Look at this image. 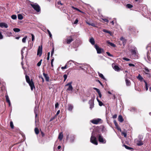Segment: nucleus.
<instances>
[{
  "label": "nucleus",
  "instance_id": "nucleus-17",
  "mask_svg": "<svg viewBox=\"0 0 151 151\" xmlns=\"http://www.w3.org/2000/svg\"><path fill=\"white\" fill-rule=\"evenodd\" d=\"M89 42L91 43L93 45H95V41L94 38L93 37L91 38L89 40Z\"/></svg>",
  "mask_w": 151,
  "mask_h": 151
},
{
  "label": "nucleus",
  "instance_id": "nucleus-52",
  "mask_svg": "<svg viewBox=\"0 0 151 151\" xmlns=\"http://www.w3.org/2000/svg\"><path fill=\"white\" fill-rule=\"evenodd\" d=\"M147 59L149 61H150L151 58H150V57L149 56V55L148 54H147Z\"/></svg>",
  "mask_w": 151,
  "mask_h": 151
},
{
  "label": "nucleus",
  "instance_id": "nucleus-29",
  "mask_svg": "<svg viewBox=\"0 0 151 151\" xmlns=\"http://www.w3.org/2000/svg\"><path fill=\"white\" fill-rule=\"evenodd\" d=\"M137 78L140 81H142L143 79V78L140 74L138 75Z\"/></svg>",
  "mask_w": 151,
  "mask_h": 151
},
{
  "label": "nucleus",
  "instance_id": "nucleus-33",
  "mask_svg": "<svg viewBox=\"0 0 151 151\" xmlns=\"http://www.w3.org/2000/svg\"><path fill=\"white\" fill-rule=\"evenodd\" d=\"M13 30L15 32H19L20 31V29L18 28H14Z\"/></svg>",
  "mask_w": 151,
  "mask_h": 151
},
{
  "label": "nucleus",
  "instance_id": "nucleus-19",
  "mask_svg": "<svg viewBox=\"0 0 151 151\" xmlns=\"http://www.w3.org/2000/svg\"><path fill=\"white\" fill-rule=\"evenodd\" d=\"M118 120L120 122H122L124 120L122 116L121 115H119L118 116Z\"/></svg>",
  "mask_w": 151,
  "mask_h": 151
},
{
  "label": "nucleus",
  "instance_id": "nucleus-14",
  "mask_svg": "<svg viewBox=\"0 0 151 151\" xmlns=\"http://www.w3.org/2000/svg\"><path fill=\"white\" fill-rule=\"evenodd\" d=\"M70 62H72L73 63H74L75 64V65H76V63L78 64L81 65V63H78L76 62H75L74 61L72 60H70L68 62L69 63V65H68V67H70V66H71L72 65V63Z\"/></svg>",
  "mask_w": 151,
  "mask_h": 151
},
{
  "label": "nucleus",
  "instance_id": "nucleus-23",
  "mask_svg": "<svg viewBox=\"0 0 151 151\" xmlns=\"http://www.w3.org/2000/svg\"><path fill=\"white\" fill-rule=\"evenodd\" d=\"M63 137V135L62 133H60L59 135L58 138L59 139H60V141H61Z\"/></svg>",
  "mask_w": 151,
  "mask_h": 151
},
{
  "label": "nucleus",
  "instance_id": "nucleus-35",
  "mask_svg": "<svg viewBox=\"0 0 151 151\" xmlns=\"http://www.w3.org/2000/svg\"><path fill=\"white\" fill-rule=\"evenodd\" d=\"M5 97L6 102H9V101H10L9 99L8 96L7 95H6L5 96Z\"/></svg>",
  "mask_w": 151,
  "mask_h": 151
},
{
  "label": "nucleus",
  "instance_id": "nucleus-12",
  "mask_svg": "<svg viewBox=\"0 0 151 151\" xmlns=\"http://www.w3.org/2000/svg\"><path fill=\"white\" fill-rule=\"evenodd\" d=\"M89 103L90 105V108L91 109L94 106V101L92 99L91 100L89 101Z\"/></svg>",
  "mask_w": 151,
  "mask_h": 151
},
{
  "label": "nucleus",
  "instance_id": "nucleus-26",
  "mask_svg": "<svg viewBox=\"0 0 151 151\" xmlns=\"http://www.w3.org/2000/svg\"><path fill=\"white\" fill-rule=\"evenodd\" d=\"M37 108L36 106H35L34 109V112L35 114V119L37 116Z\"/></svg>",
  "mask_w": 151,
  "mask_h": 151
},
{
  "label": "nucleus",
  "instance_id": "nucleus-49",
  "mask_svg": "<svg viewBox=\"0 0 151 151\" xmlns=\"http://www.w3.org/2000/svg\"><path fill=\"white\" fill-rule=\"evenodd\" d=\"M78 22V19H76L74 22L73 23V24H77Z\"/></svg>",
  "mask_w": 151,
  "mask_h": 151
},
{
  "label": "nucleus",
  "instance_id": "nucleus-61",
  "mask_svg": "<svg viewBox=\"0 0 151 151\" xmlns=\"http://www.w3.org/2000/svg\"><path fill=\"white\" fill-rule=\"evenodd\" d=\"M57 4H60L61 5H63V4L62 3H61L60 1H58L57 2Z\"/></svg>",
  "mask_w": 151,
  "mask_h": 151
},
{
  "label": "nucleus",
  "instance_id": "nucleus-46",
  "mask_svg": "<svg viewBox=\"0 0 151 151\" xmlns=\"http://www.w3.org/2000/svg\"><path fill=\"white\" fill-rule=\"evenodd\" d=\"M54 48H53L52 49V50L51 51V57H52L53 55V54L54 52Z\"/></svg>",
  "mask_w": 151,
  "mask_h": 151
},
{
  "label": "nucleus",
  "instance_id": "nucleus-63",
  "mask_svg": "<svg viewBox=\"0 0 151 151\" xmlns=\"http://www.w3.org/2000/svg\"><path fill=\"white\" fill-rule=\"evenodd\" d=\"M91 25L92 26H93L94 27H95V24L93 23H91V25Z\"/></svg>",
  "mask_w": 151,
  "mask_h": 151
},
{
  "label": "nucleus",
  "instance_id": "nucleus-36",
  "mask_svg": "<svg viewBox=\"0 0 151 151\" xmlns=\"http://www.w3.org/2000/svg\"><path fill=\"white\" fill-rule=\"evenodd\" d=\"M126 6L128 8H130L132 7L133 6L131 4H128L126 5Z\"/></svg>",
  "mask_w": 151,
  "mask_h": 151
},
{
  "label": "nucleus",
  "instance_id": "nucleus-27",
  "mask_svg": "<svg viewBox=\"0 0 151 151\" xmlns=\"http://www.w3.org/2000/svg\"><path fill=\"white\" fill-rule=\"evenodd\" d=\"M25 48H26L25 47H24L21 51V55H22V60L24 58V56L23 55V54L24 53V52H23V50H24L25 49Z\"/></svg>",
  "mask_w": 151,
  "mask_h": 151
},
{
  "label": "nucleus",
  "instance_id": "nucleus-32",
  "mask_svg": "<svg viewBox=\"0 0 151 151\" xmlns=\"http://www.w3.org/2000/svg\"><path fill=\"white\" fill-rule=\"evenodd\" d=\"M6 35L8 37H10L12 36V33L11 32H6Z\"/></svg>",
  "mask_w": 151,
  "mask_h": 151
},
{
  "label": "nucleus",
  "instance_id": "nucleus-37",
  "mask_svg": "<svg viewBox=\"0 0 151 151\" xmlns=\"http://www.w3.org/2000/svg\"><path fill=\"white\" fill-rule=\"evenodd\" d=\"M103 31L104 32H106V33H108L110 35H111V32L110 31H109L108 30H106L105 29H103Z\"/></svg>",
  "mask_w": 151,
  "mask_h": 151
},
{
  "label": "nucleus",
  "instance_id": "nucleus-18",
  "mask_svg": "<svg viewBox=\"0 0 151 151\" xmlns=\"http://www.w3.org/2000/svg\"><path fill=\"white\" fill-rule=\"evenodd\" d=\"M144 69L145 70V73L146 74L150 75L149 73L150 72V71L147 68L145 67L144 68Z\"/></svg>",
  "mask_w": 151,
  "mask_h": 151
},
{
  "label": "nucleus",
  "instance_id": "nucleus-60",
  "mask_svg": "<svg viewBox=\"0 0 151 151\" xmlns=\"http://www.w3.org/2000/svg\"><path fill=\"white\" fill-rule=\"evenodd\" d=\"M103 20L105 22H106L107 23H108L109 22V20L107 19H103Z\"/></svg>",
  "mask_w": 151,
  "mask_h": 151
},
{
  "label": "nucleus",
  "instance_id": "nucleus-5",
  "mask_svg": "<svg viewBox=\"0 0 151 151\" xmlns=\"http://www.w3.org/2000/svg\"><path fill=\"white\" fill-rule=\"evenodd\" d=\"M72 81L68 83L65 85V86H68L66 91L69 93H72L73 90V87L72 86Z\"/></svg>",
  "mask_w": 151,
  "mask_h": 151
},
{
  "label": "nucleus",
  "instance_id": "nucleus-54",
  "mask_svg": "<svg viewBox=\"0 0 151 151\" xmlns=\"http://www.w3.org/2000/svg\"><path fill=\"white\" fill-rule=\"evenodd\" d=\"M96 81L99 82L101 86H103L102 83L100 82V81L99 80H96Z\"/></svg>",
  "mask_w": 151,
  "mask_h": 151
},
{
  "label": "nucleus",
  "instance_id": "nucleus-22",
  "mask_svg": "<svg viewBox=\"0 0 151 151\" xmlns=\"http://www.w3.org/2000/svg\"><path fill=\"white\" fill-rule=\"evenodd\" d=\"M73 40V39L71 37L68 38L67 40V43L68 44H70L71 42Z\"/></svg>",
  "mask_w": 151,
  "mask_h": 151
},
{
  "label": "nucleus",
  "instance_id": "nucleus-64",
  "mask_svg": "<svg viewBox=\"0 0 151 151\" xmlns=\"http://www.w3.org/2000/svg\"><path fill=\"white\" fill-rule=\"evenodd\" d=\"M60 112V110H58L56 113V115H58L59 114Z\"/></svg>",
  "mask_w": 151,
  "mask_h": 151
},
{
  "label": "nucleus",
  "instance_id": "nucleus-16",
  "mask_svg": "<svg viewBox=\"0 0 151 151\" xmlns=\"http://www.w3.org/2000/svg\"><path fill=\"white\" fill-rule=\"evenodd\" d=\"M114 69L116 71H119L120 70V69L117 65H115L114 67L113 66Z\"/></svg>",
  "mask_w": 151,
  "mask_h": 151
},
{
  "label": "nucleus",
  "instance_id": "nucleus-13",
  "mask_svg": "<svg viewBox=\"0 0 151 151\" xmlns=\"http://www.w3.org/2000/svg\"><path fill=\"white\" fill-rule=\"evenodd\" d=\"M0 27L1 28L5 27L7 28L8 27V26L7 24L5 23L1 22L0 23Z\"/></svg>",
  "mask_w": 151,
  "mask_h": 151
},
{
  "label": "nucleus",
  "instance_id": "nucleus-3",
  "mask_svg": "<svg viewBox=\"0 0 151 151\" xmlns=\"http://www.w3.org/2000/svg\"><path fill=\"white\" fill-rule=\"evenodd\" d=\"M30 4L32 7L37 12H39L40 11V8L39 5L37 3L31 2Z\"/></svg>",
  "mask_w": 151,
  "mask_h": 151
},
{
  "label": "nucleus",
  "instance_id": "nucleus-34",
  "mask_svg": "<svg viewBox=\"0 0 151 151\" xmlns=\"http://www.w3.org/2000/svg\"><path fill=\"white\" fill-rule=\"evenodd\" d=\"M35 133L37 134H39V130L37 128H35Z\"/></svg>",
  "mask_w": 151,
  "mask_h": 151
},
{
  "label": "nucleus",
  "instance_id": "nucleus-9",
  "mask_svg": "<svg viewBox=\"0 0 151 151\" xmlns=\"http://www.w3.org/2000/svg\"><path fill=\"white\" fill-rule=\"evenodd\" d=\"M135 143L138 146H140L143 144V142L141 140L136 139L134 140Z\"/></svg>",
  "mask_w": 151,
  "mask_h": 151
},
{
  "label": "nucleus",
  "instance_id": "nucleus-42",
  "mask_svg": "<svg viewBox=\"0 0 151 151\" xmlns=\"http://www.w3.org/2000/svg\"><path fill=\"white\" fill-rule=\"evenodd\" d=\"M10 126L12 129H13L14 128L13 123L12 121L10 122Z\"/></svg>",
  "mask_w": 151,
  "mask_h": 151
},
{
  "label": "nucleus",
  "instance_id": "nucleus-31",
  "mask_svg": "<svg viewBox=\"0 0 151 151\" xmlns=\"http://www.w3.org/2000/svg\"><path fill=\"white\" fill-rule=\"evenodd\" d=\"M129 110L132 112H134L136 111V109L134 107H132L129 109Z\"/></svg>",
  "mask_w": 151,
  "mask_h": 151
},
{
  "label": "nucleus",
  "instance_id": "nucleus-56",
  "mask_svg": "<svg viewBox=\"0 0 151 151\" xmlns=\"http://www.w3.org/2000/svg\"><path fill=\"white\" fill-rule=\"evenodd\" d=\"M58 106H59V104H58V102L56 103L55 104V108H56L58 107Z\"/></svg>",
  "mask_w": 151,
  "mask_h": 151
},
{
  "label": "nucleus",
  "instance_id": "nucleus-47",
  "mask_svg": "<svg viewBox=\"0 0 151 151\" xmlns=\"http://www.w3.org/2000/svg\"><path fill=\"white\" fill-rule=\"evenodd\" d=\"M32 36V40L33 41L35 39V36L33 34H31Z\"/></svg>",
  "mask_w": 151,
  "mask_h": 151
},
{
  "label": "nucleus",
  "instance_id": "nucleus-43",
  "mask_svg": "<svg viewBox=\"0 0 151 151\" xmlns=\"http://www.w3.org/2000/svg\"><path fill=\"white\" fill-rule=\"evenodd\" d=\"M42 60H41L40 61L37 63V65L38 66H40L41 64Z\"/></svg>",
  "mask_w": 151,
  "mask_h": 151
},
{
  "label": "nucleus",
  "instance_id": "nucleus-28",
  "mask_svg": "<svg viewBox=\"0 0 151 151\" xmlns=\"http://www.w3.org/2000/svg\"><path fill=\"white\" fill-rule=\"evenodd\" d=\"M69 63V62H67L64 66L61 67V69L63 70L66 69L67 66H68Z\"/></svg>",
  "mask_w": 151,
  "mask_h": 151
},
{
  "label": "nucleus",
  "instance_id": "nucleus-11",
  "mask_svg": "<svg viewBox=\"0 0 151 151\" xmlns=\"http://www.w3.org/2000/svg\"><path fill=\"white\" fill-rule=\"evenodd\" d=\"M42 46L41 47L40 46L38 47V50L37 52V55H39L40 56H41L42 55Z\"/></svg>",
  "mask_w": 151,
  "mask_h": 151
},
{
  "label": "nucleus",
  "instance_id": "nucleus-39",
  "mask_svg": "<svg viewBox=\"0 0 151 151\" xmlns=\"http://www.w3.org/2000/svg\"><path fill=\"white\" fill-rule=\"evenodd\" d=\"M144 81L145 83L146 90V91H147L148 89V86H147V84L145 80H144Z\"/></svg>",
  "mask_w": 151,
  "mask_h": 151
},
{
  "label": "nucleus",
  "instance_id": "nucleus-59",
  "mask_svg": "<svg viewBox=\"0 0 151 151\" xmlns=\"http://www.w3.org/2000/svg\"><path fill=\"white\" fill-rule=\"evenodd\" d=\"M99 94V97H100V98H101V97L102 95L101 94V92H100L98 93Z\"/></svg>",
  "mask_w": 151,
  "mask_h": 151
},
{
  "label": "nucleus",
  "instance_id": "nucleus-62",
  "mask_svg": "<svg viewBox=\"0 0 151 151\" xmlns=\"http://www.w3.org/2000/svg\"><path fill=\"white\" fill-rule=\"evenodd\" d=\"M39 78H41L42 81L43 82L44 81V79L42 77V76H39Z\"/></svg>",
  "mask_w": 151,
  "mask_h": 151
},
{
  "label": "nucleus",
  "instance_id": "nucleus-6",
  "mask_svg": "<svg viewBox=\"0 0 151 151\" xmlns=\"http://www.w3.org/2000/svg\"><path fill=\"white\" fill-rule=\"evenodd\" d=\"M76 136L73 134L68 135L66 137V139L68 140L71 143H73L75 141Z\"/></svg>",
  "mask_w": 151,
  "mask_h": 151
},
{
  "label": "nucleus",
  "instance_id": "nucleus-30",
  "mask_svg": "<svg viewBox=\"0 0 151 151\" xmlns=\"http://www.w3.org/2000/svg\"><path fill=\"white\" fill-rule=\"evenodd\" d=\"M18 18L19 19L22 20L23 18V17L22 14H19L18 15Z\"/></svg>",
  "mask_w": 151,
  "mask_h": 151
},
{
  "label": "nucleus",
  "instance_id": "nucleus-25",
  "mask_svg": "<svg viewBox=\"0 0 151 151\" xmlns=\"http://www.w3.org/2000/svg\"><path fill=\"white\" fill-rule=\"evenodd\" d=\"M107 42L108 44L110 45L111 46L113 47H116V45L110 42L109 41H107Z\"/></svg>",
  "mask_w": 151,
  "mask_h": 151
},
{
  "label": "nucleus",
  "instance_id": "nucleus-15",
  "mask_svg": "<svg viewBox=\"0 0 151 151\" xmlns=\"http://www.w3.org/2000/svg\"><path fill=\"white\" fill-rule=\"evenodd\" d=\"M43 75L45 78L46 81H49V77L48 76L47 74L45 73H43Z\"/></svg>",
  "mask_w": 151,
  "mask_h": 151
},
{
  "label": "nucleus",
  "instance_id": "nucleus-4",
  "mask_svg": "<svg viewBox=\"0 0 151 151\" xmlns=\"http://www.w3.org/2000/svg\"><path fill=\"white\" fill-rule=\"evenodd\" d=\"M131 52L132 55L134 56L135 58H137L138 55L137 48L134 46L132 47V49H129Z\"/></svg>",
  "mask_w": 151,
  "mask_h": 151
},
{
  "label": "nucleus",
  "instance_id": "nucleus-2",
  "mask_svg": "<svg viewBox=\"0 0 151 151\" xmlns=\"http://www.w3.org/2000/svg\"><path fill=\"white\" fill-rule=\"evenodd\" d=\"M25 78L26 82L29 84L31 90L32 91L33 88H35V86L32 79L30 81L29 76L27 75L25 76Z\"/></svg>",
  "mask_w": 151,
  "mask_h": 151
},
{
  "label": "nucleus",
  "instance_id": "nucleus-7",
  "mask_svg": "<svg viewBox=\"0 0 151 151\" xmlns=\"http://www.w3.org/2000/svg\"><path fill=\"white\" fill-rule=\"evenodd\" d=\"M94 47L96 49L97 53L98 54H101L104 51L103 49L101 48L96 44L94 45Z\"/></svg>",
  "mask_w": 151,
  "mask_h": 151
},
{
  "label": "nucleus",
  "instance_id": "nucleus-48",
  "mask_svg": "<svg viewBox=\"0 0 151 151\" xmlns=\"http://www.w3.org/2000/svg\"><path fill=\"white\" fill-rule=\"evenodd\" d=\"M123 60H126V61H129L130 60V59H129V58H123Z\"/></svg>",
  "mask_w": 151,
  "mask_h": 151
},
{
  "label": "nucleus",
  "instance_id": "nucleus-50",
  "mask_svg": "<svg viewBox=\"0 0 151 151\" xmlns=\"http://www.w3.org/2000/svg\"><path fill=\"white\" fill-rule=\"evenodd\" d=\"M106 54L108 55L110 57H113V55L110 54V53L109 52H106Z\"/></svg>",
  "mask_w": 151,
  "mask_h": 151
},
{
  "label": "nucleus",
  "instance_id": "nucleus-40",
  "mask_svg": "<svg viewBox=\"0 0 151 151\" xmlns=\"http://www.w3.org/2000/svg\"><path fill=\"white\" fill-rule=\"evenodd\" d=\"M11 18L13 19H17V17L16 15H13L11 16Z\"/></svg>",
  "mask_w": 151,
  "mask_h": 151
},
{
  "label": "nucleus",
  "instance_id": "nucleus-51",
  "mask_svg": "<svg viewBox=\"0 0 151 151\" xmlns=\"http://www.w3.org/2000/svg\"><path fill=\"white\" fill-rule=\"evenodd\" d=\"M122 134L123 135L124 137H127V133L124 132H123L122 133Z\"/></svg>",
  "mask_w": 151,
  "mask_h": 151
},
{
  "label": "nucleus",
  "instance_id": "nucleus-44",
  "mask_svg": "<svg viewBox=\"0 0 151 151\" xmlns=\"http://www.w3.org/2000/svg\"><path fill=\"white\" fill-rule=\"evenodd\" d=\"M47 32L49 35L50 37V38H51L52 37V35L51 34L50 32V31H49V30L48 29H47Z\"/></svg>",
  "mask_w": 151,
  "mask_h": 151
},
{
  "label": "nucleus",
  "instance_id": "nucleus-8",
  "mask_svg": "<svg viewBox=\"0 0 151 151\" xmlns=\"http://www.w3.org/2000/svg\"><path fill=\"white\" fill-rule=\"evenodd\" d=\"M101 121V119H95L91 121V123L93 124H97L99 123Z\"/></svg>",
  "mask_w": 151,
  "mask_h": 151
},
{
  "label": "nucleus",
  "instance_id": "nucleus-58",
  "mask_svg": "<svg viewBox=\"0 0 151 151\" xmlns=\"http://www.w3.org/2000/svg\"><path fill=\"white\" fill-rule=\"evenodd\" d=\"M114 122L115 126L117 127L118 126V124L116 121L115 120H114Z\"/></svg>",
  "mask_w": 151,
  "mask_h": 151
},
{
  "label": "nucleus",
  "instance_id": "nucleus-38",
  "mask_svg": "<svg viewBox=\"0 0 151 151\" xmlns=\"http://www.w3.org/2000/svg\"><path fill=\"white\" fill-rule=\"evenodd\" d=\"M27 38V36H25L24 37H23L22 39V42L23 43H25L26 41V40Z\"/></svg>",
  "mask_w": 151,
  "mask_h": 151
},
{
  "label": "nucleus",
  "instance_id": "nucleus-57",
  "mask_svg": "<svg viewBox=\"0 0 151 151\" xmlns=\"http://www.w3.org/2000/svg\"><path fill=\"white\" fill-rule=\"evenodd\" d=\"M129 66H132V67H134L135 66V65L133 64H131V63H129Z\"/></svg>",
  "mask_w": 151,
  "mask_h": 151
},
{
  "label": "nucleus",
  "instance_id": "nucleus-10",
  "mask_svg": "<svg viewBox=\"0 0 151 151\" xmlns=\"http://www.w3.org/2000/svg\"><path fill=\"white\" fill-rule=\"evenodd\" d=\"M120 41L119 42V44L120 45H122V44H123V46H124L126 42V40L123 37H121L120 38Z\"/></svg>",
  "mask_w": 151,
  "mask_h": 151
},
{
  "label": "nucleus",
  "instance_id": "nucleus-21",
  "mask_svg": "<svg viewBox=\"0 0 151 151\" xmlns=\"http://www.w3.org/2000/svg\"><path fill=\"white\" fill-rule=\"evenodd\" d=\"M68 110L69 111H71L73 108V106L72 105L69 104L68 105Z\"/></svg>",
  "mask_w": 151,
  "mask_h": 151
},
{
  "label": "nucleus",
  "instance_id": "nucleus-1",
  "mask_svg": "<svg viewBox=\"0 0 151 151\" xmlns=\"http://www.w3.org/2000/svg\"><path fill=\"white\" fill-rule=\"evenodd\" d=\"M96 137H98L99 141L102 144H105L106 141L104 139L101 134H98L97 132L93 131L91 134V136L90 138V142L93 144L97 145L98 144V141Z\"/></svg>",
  "mask_w": 151,
  "mask_h": 151
},
{
  "label": "nucleus",
  "instance_id": "nucleus-24",
  "mask_svg": "<svg viewBox=\"0 0 151 151\" xmlns=\"http://www.w3.org/2000/svg\"><path fill=\"white\" fill-rule=\"evenodd\" d=\"M126 85L127 86H129L130 85L131 83L130 81L127 79L125 80Z\"/></svg>",
  "mask_w": 151,
  "mask_h": 151
},
{
  "label": "nucleus",
  "instance_id": "nucleus-55",
  "mask_svg": "<svg viewBox=\"0 0 151 151\" xmlns=\"http://www.w3.org/2000/svg\"><path fill=\"white\" fill-rule=\"evenodd\" d=\"M117 117V115L116 114H115L113 116L112 118L114 119H116V118Z\"/></svg>",
  "mask_w": 151,
  "mask_h": 151
},
{
  "label": "nucleus",
  "instance_id": "nucleus-53",
  "mask_svg": "<svg viewBox=\"0 0 151 151\" xmlns=\"http://www.w3.org/2000/svg\"><path fill=\"white\" fill-rule=\"evenodd\" d=\"M99 105L100 106H101L104 105L103 103L101 101H99Z\"/></svg>",
  "mask_w": 151,
  "mask_h": 151
},
{
  "label": "nucleus",
  "instance_id": "nucleus-20",
  "mask_svg": "<svg viewBox=\"0 0 151 151\" xmlns=\"http://www.w3.org/2000/svg\"><path fill=\"white\" fill-rule=\"evenodd\" d=\"M98 74L100 78L103 79L104 80H105V81H106V79L104 78L103 75L102 73H100L99 72H98Z\"/></svg>",
  "mask_w": 151,
  "mask_h": 151
},
{
  "label": "nucleus",
  "instance_id": "nucleus-41",
  "mask_svg": "<svg viewBox=\"0 0 151 151\" xmlns=\"http://www.w3.org/2000/svg\"><path fill=\"white\" fill-rule=\"evenodd\" d=\"M124 145V146L125 148L127 149L131 150V149H132V147H128L126 145Z\"/></svg>",
  "mask_w": 151,
  "mask_h": 151
},
{
  "label": "nucleus",
  "instance_id": "nucleus-45",
  "mask_svg": "<svg viewBox=\"0 0 151 151\" xmlns=\"http://www.w3.org/2000/svg\"><path fill=\"white\" fill-rule=\"evenodd\" d=\"M67 75L66 74H64L63 76V77L64 78V81H65L67 78Z\"/></svg>",
  "mask_w": 151,
  "mask_h": 151
}]
</instances>
